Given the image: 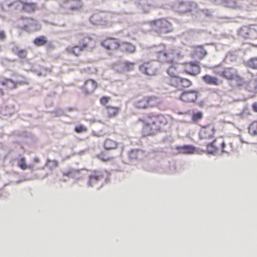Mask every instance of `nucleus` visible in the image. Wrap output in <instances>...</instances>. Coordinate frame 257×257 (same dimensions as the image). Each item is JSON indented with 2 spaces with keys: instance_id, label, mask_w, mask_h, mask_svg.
Masks as SVG:
<instances>
[{
  "instance_id": "412c9836",
  "label": "nucleus",
  "mask_w": 257,
  "mask_h": 257,
  "mask_svg": "<svg viewBox=\"0 0 257 257\" xmlns=\"http://www.w3.org/2000/svg\"><path fill=\"white\" fill-rule=\"evenodd\" d=\"M193 55L202 59L207 55V52L202 46H198L194 48Z\"/></svg>"
},
{
  "instance_id": "9b49d317",
  "label": "nucleus",
  "mask_w": 257,
  "mask_h": 257,
  "mask_svg": "<svg viewBox=\"0 0 257 257\" xmlns=\"http://www.w3.org/2000/svg\"><path fill=\"white\" fill-rule=\"evenodd\" d=\"M102 45L107 50H116L119 46L120 44L118 40L108 38L101 43Z\"/></svg>"
},
{
  "instance_id": "7ed1b4c3",
  "label": "nucleus",
  "mask_w": 257,
  "mask_h": 257,
  "mask_svg": "<svg viewBox=\"0 0 257 257\" xmlns=\"http://www.w3.org/2000/svg\"><path fill=\"white\" fill-rule=\"evenodd\" d=\"M183 55L181 53L174 50L167 51L165 50L159 51L158 53V58L159 61L161 62L173 61L175 58H182Z\"/></svg>"
},
{
  "instance_id": "c9c22d12",
  "label": "nucleus",
  "mask_w": 257,
  "mask_h": 257,
  "mask_svg": "<svg viewBox=\"0 0 257 257\" xmlns=\"http://www.w3.org/2000/svg\"><path fill=\"white\" fill-rule=\"evenodd\" d=\"M135 66V63L134 62H131L128 61L123 62V66L124 67L125 71H130L134 70Z\"/></svg>"
},
{
  "instance_id": "f03ea898",
  "label": "nucleus",
  "mask_w": 257,
  "mask_h": 257,
  "mask_svg": "<svg viewBox=\"0 0 257 257\" xmlns=\"http://www.w3.org/2000/svg\"><path fill=\"white\" fill-rule=\"evenodd\" d=\"M150 25L157 33H168L173 30L172 24L165 19H160L150 21Z\"/></svg>"
},
{
  "instance_id": "680f3d73",
  "label": "nucleus",
  "mask_w": 257,
  "mask_h": 257,
  "mask_svg": "<svg viewBox=\"0 0 257 257\" xmlns=\"http://www.w3.org/2000/svg\"><path fill=\"white\" fill-rule=\"evenodd\" d=\"M34 161H35V162H36V163H39V162H40V160H39V158H35Z\"/></svg>"
},
{
  "instance_id": "774afa93",
  "label": "nucleus",
  "mask_w": 257,
  "mask_h": 257,
  "mask_svg": "<svg viewBox=\"0 0 257 257\" xmlns=\"http://www.w3.org/2000/svg\"><path fill=\"white\" fill-rule=\"evenodd\" d=\"M63 181H66V180H65L64 179H63Z\"/></svg>"
},
{
  "instance_id": "6ab92c4d",
  "label": "nucleus",
  "mask_w": 257,
  "mask_h": 257,
  "mask_svg": "<svg viewBox=\"0 0 257 257\" xmlns=\"http://www.w3.org/2000/svg\"><path fill=\"white\" fill-rule=\"evenodd\" d=\"M177 150L180 153L184 154H192L196 152V148L191 145H183L178 147Z\"/></svg>"
},
{
  "instance_id": "1a4fd4ad",
  "label": "nucleus",
  "mask_w": 257,
  "mask_h": 257,
  "mask_svg": "<svg viewBox=\"0 0 257 257\" xmlns=\"http://www.w3.org/2000/svg\"><path fill=\"white\" fill-rule=\"evenodd\" d=\"M41 27V24L39 22L32 18L27 19L25 24L20 27L22 29L29 32L39 31Z\"/></svg>"
},
{
  "instance_id": "052dcab7",
  "label": "nucleus",
  "mask_w": 257,
  "mask_h": 257,
  "mask_svg": "<svg viewBox=\"0 0 257 257\" xmlns=\"http://www.w3.org/2000/svg\"><path fill=\"white\" fill-rule=\"evenodd\" d=\"M27 168L30 169H33L34 166L33 165H30L29 166H27Z\"/></svg>"
},
{
  "instance_id": "a19ab883",
  "label": "nucleus",
  "mask_w": 257,
  "mask_h": 257,
  "mask_svg": "<svg viewBox=\"0 0 257 257\" xmlns=\"http://www.w3.org/2000/svg\"><path fill=\"white\" fill-rule=\"evenodd\" d=\"M222 3L227 7L235 8L237 6V4L235 0H222Z\"/></svg>"
},
{
  "instance_id": "c03bdc74",
  "label": "nucleus",
  "mask_w": 257,
  "mask_h": 257,
  "mask_svg": "<svg viewBox=\"0 0 257 257\" xmlns=\"http://www.w3.org/2000/svg\"><path fill=\"white\" fill-rule=\"evenodd\" d=\"M46 165L49 167L50 169L53 170L58 167V162L56 160H51L48 159Z\"/></svg>"
},
{
  "instance_id": "cd10ccee",
  "label": "nucleus",
  "mask_w": 257,
  "mask_h": 257,
  "mask_svg": "<svg viewBox=\"0 0 257 257\" xmlns=\"http://www.w3.org/2000/svg\"><path fill=\"white\" fill-rule=\"evenodd\" d=\"M204 81L210 85H218L217 79L209 75H206L203 77Z\"/></svg>"
},
{
  "instance_id": "338daca9",
  "label": "nucleus",
  "mask_w": 257,
  "mask_h": 257,
  "mask_svg": "<svg viewBox=\"0 0 257 257\" xmlns=\"http://www.w3.org/2000/svg\"><path fill=\"white\" fill-rule=\"evenodd\" d=\"M256 87H257V85H255L254 86V88L256 89Z\"/></svg>"
},
{
  "instance_id": "393cba45",
  "label": "nucleus",
  "mask_w": 257,
  "mask_h": 257,
  "mask_svg": "<svg viewBox=\"0 0 257 257\" xmlns=\"http://www.w3.org/2000/svg\"><path fill=\"white\" fill-rule=\"evenodd\" d=\"M12 51L20 58L24 59L26 57L27 52L25 50H21L18 47L14 46L12 47Z\"/></svg>"
},
{
  "instance_id": "473e14b6",
  "label": "nucleus",
  "mask_w": 257,
  "mask_h": 257,
  "mask_svg": "<svg viewBox=\"0 0 257 257\" xmlns=\"http://www.w3.org/2000/svg\"><path fill=\"white\" fill-rule=\"evenodd\" d=\"M167 62L171 65V66L169 67V68L167 70V72L169 76L177 75L176 69V67L175 66V64L173 63V61L172 62L171 61H169Z\"/></svg>"
},
{
  "instance_id": "bb28decb",
  "label": "nucleus",
  "mask_w": 257,
  "mask_h": 257,
  "mask_svg": "<svg viewBox=\"0 0 257 257\" xmlns=\"http://www.w3.org/2000/svg\"><path fill=\"white\" fill-rule=\"evenodd\" d=\"M214 142H215V140H214L212 142L208 143L207 146V151L208 153L210 154H211V155H213L214 156H218V155H219L220 153H218L217 149L214 146Z\"/></svg>"
},
{
  "instance_id": "603ef678",
  "label": "nucleus",
  "mask_w": 257,
  "mask_h": 257,
  "mask_svg": "<svg viewBox=\"0 0 257 257\" xmlns=\"http://www.w3.org/2000/svg\"><path fill=\"white\" fill-rule=\"evenodd\" d=\"M109 99L110 98L108 97L104 96L102 97L101 99H100V102L102 105H105L106 103L108 102Z\"/></svg>"
},
{
  "instance_id": "f257e3e1",
  "label": "nucleus",
  "mask_w": 257,
  "mask_h": 257,
  "mask_svg": "<svg viewBox=\"0 0 257 257\" xmlns=\"http://www.w3.org/2000/svg\"><path fill=\"white\" fill-rule=\"evenodd\" d=\"M164 119L163 116H148L145 118L144 122V132L147 135H152L159 131L161 128V124Z\"/></svg>"
},
{
  "instance_id": "6e6552de",
  "label": "nucleus",
  "mask_w": 257,
  "mask_h": 257,
  "mask_svg": "<svg viewBox=\"0 0 257 257\" xmlns=\"http://www.w3.org/2000/svg\"><path fill=\"white\" fill-rule=\"evenodd\" d=\"M196 4L191 2L178 1L174 5L175 10L180 13H185L191 11L196 8Z\"/></svg>"
},
{
  "instance_id": "4be33fe9",
  "label": "nucleus",
  "mask_w": 257,
  "mask_h": 257,
  "mask_svg": "<svg viewBox=\"0 0 257 257\" xmlns=\"http://www.w3.org/2000/svg\"><path fill=\"white\" fill-rule=\"evenodd\" d=\"M21 2L23 9L27 12H31L34 11L36 8V4L34 3H28L27 0H20Z\"/></svg>"
},
{
  "instance_id": "4c0bfd02",
  "label": "nucleus",
  "mask_w": 257,
  "mask_h": 257,
  "mask_svg": "<svg viewBox=\"0 0 257 257\" xmlns=\"http://www.w3.org/2000/svg\"><path fill=\"white\" fill-rule=\"evenodd\" d=\"M191 84L192 83L190 80L187 79L181 78V81L178 89H182V88L188 87L190 86H191Z\"/></svg>"
},
{
  "instance_id": "09e8293b",
  "label": "nucleus",
  "mask_w": 257,
  "mask_h": 257,
  "mask_svg": "<svg viewBox=\"0 0 257 257\" xmlns=\"http://www.w3.org/2000/svg\"><path fill=\"white\" fill-rule=\"evenodd\" d=\"M50 70L49 69L42 68L41 69L40 72L38 73V75L39 76H45L47 75L48 72H50Z\"/></svg>"
},
{
  "instance_id": "6e6d98bb",
  "label": "nucleus",
  "mask_w": 257,
  "mask_h": 257,
  "mask_svg": "<svg viewBox=\"0 0 257 257\" xmlns=\"http://www.w3.org/2000/svg\"><path fill=\"white\" fill-rule=\"evenodd\" d=\"M5 38V34L4 32L2 31L0 32V40H4Z\"/></svg>"
},
{
  "instance_id": "a878e982",
  "label": "nucleus",
  "mask_w": 257,
  "mask_h": 257,
  "mask_svg": "<svg viewBox=\"0 0 257 257\" xmlns=\"http://www.w3.org/2000/svg\"><path fill=\"white\" fill-rule=\"evenodd\" d=\"M117 143L109 139H107L105 140L104 146L106 150H111L113 149H115L117 147Z\"/></svg>"
},
{
  "instance_id": "49530a36",
  "label": "nucleus",
  "mask_w": 257,
  "mask_h": 257,
  "mask_svg": "<svg viewBox=\"0 0 257 257\" xmlns=\"http://www.w3.org/2000/svg\"><path fill=\"white\" fill-rule=\"evenodd\" d=\"M203 114L201 112H197L193 114L192 119L194 121H198L202 118Z\"/></svg>"
},
{
  "instance_id": "20e7f679",
  "label": "nucleus",
  "mask_w": 257,
  "mask_h": 257,
  "mask_svg": "<svg viewBox=\"0 0 257 257\" xmlns=\"http://www.w3.org/2000/svg\"><path fill=\"white\" fill-rule=\"evenodd\" d=\"M104 177L102 173L100 172H94L89 176L87 182L88 186L95 187L99 189L103 186Z\"/></svg>"
},
{
  "instance_id": "2eb2a0df",
  "label": "nucleus",
  "mask_w": 257,
  "mask_h": 257,
  "mask_svg": "<svg viewBox=\"0 0 257 257\" xmlns=\"http://www.w3.org/2000/svg\"><path fill=\"white\" fill-rule=\"evenodd\" d=\"M97 86V82L93 79H88L85 82L83 91L85 94L92 93Z\"/></svg>"
},
{
  "instance_id": "4d7b16f0",
  "label": "nucleus",
  "mask_w": 257,
  "mask_h": 257,
  "mask_svg": "<svg viewBox=\"0 0 257 257\" xmlns=\"http://www.w3.org/2000/svg\"><path fill=\"white\" fill-rule=\"evenodd\" d=\"M177 113L179 114H185V115L188 114V112L187 111H185V112L179 111V112H178Z\"/></svg>"
},
{
  "instance_id": "3c124183",
  "label": "nucleus",
  "mask_w": 257,
  "mask_h": 257,
  "mask_svg": "<svg viewBox=\"0 0 257 257\" xmlns=\"http://www.w3.org/2000/svg\"><path fill=\"white\" fill-rule=\"evenodd\" d=\"M236 59L235 56L233 54V53H228L226 56V60H230L231 61H233L235 60Z\"/></svg>"
},
{
  "instance_id": "0e129e2a",
  "label": "nucleus",
  "mask_w": 257,
  "mask_h": 257,
  "mask_svg": "<svg viewBox=\"0 0 257 257\" xmlns=\"http://www.w3.org/2000/svg\"><path fill=\"white\" fill-rule=\"evenodd\" d=\"M211 2L215 3L217 1V0H209Z\"/></svg>"
},
{
  "instance_id": "ea45409f",
  "label": "nucleus",
  "mask_w": 257,
  "mask_h": 257,
  "mask_svg": "<svg viewBox=\"0 0 257 257\" xmlns=\"http://www.w3.org/2000/svg\"><path fill=\"white\" fill-rule=\"evenodd\" d=\"M19 159L20 161L18 164V166L23 170L27 169V165L26 163L25 158L22 156H20Z\"/></svg>"
},
{
  "instance_id": "72a5a7b5",
  "label": "nucleus",
  "mask_w": 257,
  "mask_h": 257,
  "mask_svg": "<svg viewBox=\"0 0 257 257\" xmlns=\"http://www.w3.org/2000/svg\"><path fill=\"white\" fill-rule=\"evenodd\" d=\"M1 83L2 85L8 86V88L13 89L15 88L16 84L11 79H4L1 81Z\"/></svg>"
},
{
  "instance_id": "0eeeda50",
  "label": "nucleus",
  "mask_w": 257,
  "mask_h": 257,
  "mask_svg": "<svg viewBox=\"0 0 257 257\" xmlns=\"http://www.w3.org/2000/svg\"><path fill=\"white\" fill-rule=\"evenodd\" d=\"M139 70L142 73L148 76H155L158 73V69L153 62H144L140 65Z\"/></svg>"
},
{
  "instance_id": "e2e57ef3",
  "label": "nucleus",
  "mask_w": 257,
  "mask_h": 257,
  "mask_svg": "<svg viewBox=\"0 0 257 257\" xmlns=\"http://www.w3.org/2000/svg\"><path fill=\"white\" fill-rule=\"evenodd\" d=\"M205 14L207 16H210L211 15V13H205Z\"/></svg>"
},
{
  "instance_id": "bf43d9fd",
  "label": "nucleus",
  "mask_w": 257,
  "mask_h": 257,
  "mask_svg": "<svg viewBox=\"0 0 257 257\" xmlns=\"http://www.w3.org/2000/svg\"><path fill=\"white\" fill-rule=\"evenodd\" d=\"M89 121L92 123H94L97 122V120L95 118H91L89 119Z\"/></svg>"
},
{
  "instance_id": "69168bd1",
  "label": "nucleus",
  "mask_w": 257,
  "mask_h": 257,
  "mask_svg": "<svg viewBox=\"0 0 257 257\" xmlns=\"http://www.w3.org/2000/svg\"><path fill=\"white\" fill-rule=\"evenodd\" d=\"M241 142L242 143H245V142H244V141H243V140H242V139H241Z\"/></svg>"
},
{
  "instance_id": "13d9d810",
  "label": "nucleus",
  "mask_w": 257,
  "mask_h": 257,
  "mask_svg": "<svg viewBox=\"0 0 257 257\" xmlns=\"http://www.w3.org/2000/svg\"><path fill=\"white\" fill-rule=\"evenodd\" d=\"M92 135H93V136H95V137H99L100 136V135L97 133H96L95 132H93L92 133Z\"/></svg>"
},
{
  "instance_id": "e433bc0d",
  "label": "nucleus",
  "mask_w": 257,
  "mask_h": 257,
  "mask_svg": "<svg viewBox=\"0 0 257 257\" xmlns=\"http://www.w3.org/2000/svg\"><path fill=\"white\" fill-rule=\"evenodd\" d=\"M249 133L252 136L257 135V122H252L248 127Z\"/></svg>"
},
{
  "instance_id": "4468645a",
  "label": "nucleus",
  "mask_w": 257,
  "mask_h": 257,
  "mask_svg": "<svg viewBox=\"0 0 257 257\" xmlns=\"http://www.w3.org/2000/svg\"><path fill=\"white\" fill-rule=\"evenodd\" d=\"M239 35L245 38H252L255 34V29L251 27L244 26L238 31Z\"/></svg>"
},
{
  "instance_id": "aec40b11",
  "label": "nucleus",
  "mask_w": 257,
  "mask_h": 257,
  "mask_svg": "<svg viewBox=\"0 0 257 257\" xmlns=\"http://www.w3.org/2000/svg\"><path fill=\"white\" fill-rule=\"evenodd\" d=\"M93 44V40L90 37H86L82 39L80 45L84 47L85 50H86L89 48H91Z\"/></svg>"
},
{
  "instance_id": "37998d69",
  "label": "nucleus",
  "mask_w": 257,
  "mask_h": 257,
  "mask_svg": "<svg viewBox=\"0 0 257 257\" xmlns=\"http://www.w3.org/2000/svg\"><path fill=\"white\" fill-rule=\"evenodd\" d=\"M64 8L67 9H70L72 10H78L81 8L80 2L78 1V3H72L70 6L64 5L63 6Z\"/></svg>"
},
{
  "instance_id": "423d86ee",
  "label": "nucleus",
  "mask_w": 257,
  "mask_h": 257,
  "mask_svg": "<svg viewBox=\"0 0 257 257\" xmlns=\"http://www.w3.org/2000/svg\"><path fill=\"white\" fill-rule=\"evenodd\" d=\"M214 72L222 77L228 80L239 78L237 71L232 68H227L222 69L220 67H218L214 69Z\"/></svg>"
},
{
  "instance_id": "c756f323",
  "label": "nucleus",
  "mask_w": 257,
  "mask_h": 257,
  "mask_svg": "<svg viewBox=\"0 0 257 257\" xmlns=\"http://www.w3.org/2000/svg\"><path fill=\"white\" fill-rule=\"evenodd\" d=\"M74 110V108H66L64 110L60 108L56 109L54 112L56 116H60L63 115H68V112Z\"/></svg>"
},
{
  "instance_id": "864d4df0",
  "label": "nucleus",
  "mask_w": 257,
  "mask_h": 257,
  "mask_svg": "<svg viewBox=\"0 0 257 257\" xmlns=\"http://www.w3.org/2000/svg\"><path fill=\"white\" fill-rule=\"evenodd\" d=\"M97 157L103 162H106L109 160V158H105L102 155H98Z\"/></svg>"
},
{
  "instance_id": "79ce46f5",
  "label": "nucleus",
  "mask_w": 257,
  "mask_h": 257,
  "mask_svg": "<svg viewBox=\"0 0 257 257\" xmlns=\"http://www.w3.org/2000/svg\"><path fill=\"white\" fill-rule=\"evenodd\" d=\"M124 50L129 53H134L136 52V47L132 44L126 43L124 45Z\"/></svg>"
},
{
  "instance_id": "c85d7f7f",
  "label": "nucleus",
  "mask_w": 257,
  "mask_h": 257,
  "mask_svg": "<svg viewBox=\"0 0 257 257\" xmlns=\"http://www.w3.org/2000/svg\"><path fill=\"white\" fill-rule=\"evenodd\" d=\"M34 43L37 46H42L47 44L48 40L46 37L42 36L36 38L34 40Z\"/></svg>"
},
{
  "instance_id": "b1692460",
  "label": "nucleus",
  "mask_w": 257,
  "mask_h": 257,
  "mask_svg": "<svg viewBox=\"0 0 257 257\" xmlns=\"http://www.w3.org/2000/svg\"><path fill=\"white\" fill-rule=\"evenodd\" d=\"M80 171L79 170H76L71 169L68 171H64L63 172L64 176L71 177L76 179H79L80 177L79 176Z\"/></svg>"
},
{
  "instance_id": "a211bd4d",
  "label": "nucleus",
  "mask_w": 257,
  "mask_h": 257,
  "mask_svg": "<svg viewBox=\"0 0 257 257\" xmlns=\"http://www.w3.org/2000/svg\"><path fill=\"white\" fill-rule=\"evenodd\" d=\"M8 8L9 11H14L18 10L22 7L21 2L20 0H17L12 3L5 2L2 4V8L5 9L6 7Z\"/></svg>"
},
{
  "instance_id": "dca6fc26",
  "label": "nucleus",
  "mask_w": 257,
  "mask_h": 257,
  "mask_svg": "<svg viewBox=\"0 0 257 257\" xmlns=\"http://www.w3.org/2000/svg\"><path fill=\"white\" fill-rule=\"evenodd\" d=\"M103 15L102 13L94 14L90 18V22L95 25H105L106 22L103 19Z\"/></svg>"
},
{
  "instance_id": "7c9ffc66",
  "label": "nucleus",
  "mask_w": 257,
  "mask_h": 257,
  "mask_svg": "<svg viewBox=\"0 0 257 257\" xmlns=\"http://www.w3.org/2000/svg\"><path fill=\"white\" fill-rule=\"evenodd\" d=\"M143 154L140 150H133L129 153V158L131 160L137 159Z\"/></svg>"
},
{
  "instance_id": "f8f14e48",
  "label": "nucleus",
  "mask_w": 257,
  "mask_h": 257,
  "mask_svg": "<svg viewBox=\"0 0 257 257\" xmlns=\"http://www.w3.org/2000/svg\"><path fill=\"white\" fill-rule=\"evenodd\" d=\"M185 71L188 74L192 75H196L199 74L200 71L199 62L197 61L190 62L187 65Z\"/></svg>"
},
{
  "instance_id": "2f4dec72",
  "label": "nucleus",
  "mask_w": 257,
  "mask_h": 257,
  "mask_svg": "<svg viewBox=\"0 0 257 257\" xmlns=\"http://www.w3.org/2000/svg\"><path fill=\"white\" fill-rule=\"evenodd\" d=\"M123 62H118L113 65V69L118 73H123L124 72V67L123 66Z\"/></svg>"
},
{
  "instance_id": "5701e85b",
  "label": "nucleus",
  "mask_w": 257,
  "mask_h": 257,
  "mask_svg": "<svg viewBox=\"0 0 257 257\" xmlns=\"http://www.w3.org/2000/svg\"><path fill=\"white\" fill-rule=\"evenodd\" d=\"M181 81V78L178 77L177 75L169 76L167 78V82L171 85L179 88Z\"/></svg>"
},
{
  "instance_id": "58836bf2",
  "label": "nucleus",
  "mask_w": 257,
  "mask_h": 257,
  "mask_svg": "<svg viewBox=\"0 0 257 257\" xmlns=\"http://www.w3.org/2000/svg\"><path fill=\"white\" fill-rule=\"evenodd\" d=\"M107 112L110 117L115 116L118 112L119 109L117 107L111 106L107 107Z\"/></svg>"
},
{
  "instance_id": "ddd939ff",
  "label": "nucleus",
  "mask_w": 257,
  "mask_h": 257,
  "mask_svg": "<svg viewBox=\"0 0 257 257\" xmlns=\"http://www.w3.org/2000/svg\"><path fill=\"white\" fill-rule=\"evenodd\" d=\"M197 98V92L195 90L183 92L180 99L186 102H194Z\"/></svg>"
},
{
  "instance_id": "a18cd8bd",
  "label": "nucleus",
  "mask_w": 257,
  "mask_h": 257,
  "mask_svg": "<svg viewBox=\"0 0 257 257\" xmlns=\"http://www.w3.org/2000/svg\"><path fill=\"white\" fill-rule=\"evenodd\" d=\"M247 64L250 68L257 69V57L250 59L248 61Z\"/></svg>"
},
{
  "instance_id": "8fccbe9b",
  "label": "nucleus",
  "mask_w": 257,
  "mask_h": 257,
  "mask_svg": "<svg viewBox=\"0 0 257 257\" xmlns=\"http://www.w3.org/2000/svg\"><path fill=\"white\" fill-rule=\"evenodd\" d=\"M78 0H65L63 4H61V6L62 7H63V6L67 5V6H70L71 4H72V3H78Z\"/></svg>"
},
{
  "instance_id": "5fc2aeb1",
  "label": "nucleus",
  "mask_w": 257,
  "mask_h": 257,
  "mask_svg": "<svg viewBox=\"0 0 257 257\" xmlns=\"http://www.w3.org/2000/svg\"><path fill=\"white\" fill-rule=\"evenodd\" d=\"M252 107L253 110L255 112H257V102H255V103H253L252 105Z\"/></svg>"
},
{
  "instance_id": "9d476101",
  "label": "nucleus",
  "mask_w": 257,
  "mask_h": 257,
  "mask_svg": "<svg viewBox=\"0 0 257 257\" xmlns=\"http://www.w3.org/2000/svg\"><path fill=\"white\" fill-rule=\"evenodd\" d=\"M214 127L212 125H207L202 127L200 131L199 136L200 139H209L214 138Z\"/></svg>"
},
{
  "instance_id": "de8ad7c7",
  "label": "nucleus",
  "mask_w": 257,
  "mask_h": 257,
  "mask_svg": "<svg viewBox=\"0 0 257 257\" xmlns=\"http://www.w3.org/2000/svg\"><path fill=\"white\" fill-rule=\"evenodd\" d=\"M87 131L86 127L83 125H80L79 126H76L75 127V131L77 133H81L85 132Z\"/></svg>"
},
{
  "instance_id": "f704fd0d",
  "label": "nucleus",
  "mask_w": 257,
  "mask_h": 257,
  "mask_svg": "<svg viewBox=\"0 0 257 257\" xmlns=\"http://www.w3.org/2000/svg\"><path fill=\"white\" fill-rule=\"evenodd\" d=\"M221 152L219 155H222L223 153H229L232 151V144L230 143L227 147H226V144L224 142H222L221 144Z\"/></svg>"
},
{
  "instance_id": "f3484780",
  "label": "nucleus",
  "mask_w": 257,
  "mask_h": 257,
  "mask_svg": "<svg viewBox=\"0 0 257 257\" xmlns=\"http://www.w3.org/2000/svg\"><path fill=\"white\" fill-rule=\"evenodd\" d=\"M85 51L84 47L81 45L76 46H69L66 48V51L69 54H73L75 56H79Z\"/></svg>"
},
{
  "instance_id": "39448f33",
  "label": "nucleus",
  "mask_w": 257,
  "mask_h": 257,
  "mask_svg": "<svg viewBox=\"0 0 257 257\" xmlns=\"http://www.w3.org/2000/svg\"><path fill=\"white\" fill-rule=\"evenodd\" d=\"M157 104L158 98L155 96L144 97L134 102V105L136 107L141 109L147 108L156 106Z\"/></svg>"
}]
</instances>
